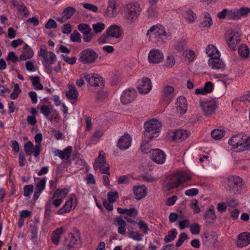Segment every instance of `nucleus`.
Listing matches in <instances>:
<instances>
[{
	"mask_svg": "<svg viewBox=\"0 0 250 250\" xmlns=\"http://www.w3.org/2000/svg\"><path fill=\"white\" fill-rule=\"evenodd\" d=\"M188 238V234L185 232H182L179 236V238L176 244L177 248L179 247L182 245L184 241Z\"/></svg>",
	"mask_w": 250,
	"mask_h": 250,
	"instance_id": "obj_52",
	"label": "nucleus"
},
{
	"mask_svg": "<svg viewBox=\"0 0 250 250\" xmlns=\"http://www.w3.org/2000/svg\"><path fill=\"white\" fill-rule=\"evenodd\" d=\"M136 96V91L134 88H129L125 90L121 97V103L124 104H128L133 101Z\"/></svg>",
	"mask_w": 250,
	"mask_h": 250,
	"instance_id": "obj_8",
	"label": "nucleus"
},
{
	"mask_svg": "<svg viewBox=\"0 0 250 250\" xmlns=\"http://www.w3.org/2000/svg\"><path fill=\"white\" fill-rule=\"evenodd\" d=\"M44 26L46 29L56 28L57 27V24L53 19H49Z\"/></svg>",
	"mask_w": 250,
	"mask_h": 250,
	"instance_id": "obj_63",
	"label": "nucleus"
},
{
	"mask_svg": "<svg viewBox=\"0 0 250 250\" xmlns=\"http://www.w3.org/2000/svg\"><path fill=\"white\" fill-rule=\"evenodd\" d=\"M238 149L239 152L245 151H250V137H248L245 140L242 141Z\"/></svg>",
	"mask_w": 250,
	"mask_h": 250,
	"instance_id": "obj_35",
	"label": "nucleus"
},
{
	"mask_svg": "<svg viewBox=\"0 0 250 250\" xmlns=\"http://www.w3.org/2000/svg\"><path fill=\"white\" fill-rule=\"evenodd\" d=\"M151 33L152 38H161L162 36L166 35L165 31L163 28L159 27L157 25H153L148 30L146 35H148Z\"/></svg>",
	"mask_w": 250,
	"mask_h": 250,
	"instance_id": "obj_22",
	"label": "nucleus"
},
{
	"mask_svg": "<svg viewBox=\"0 0 250 250\" xmlns=\"http://www.w3.org/2000/svg\"><path fill=\"white\" fill-rule=\"evenodd\" d=\"M190 134V132L187 130L177 129L172 131L171 135V140L180 141L186 140Z\"/></svg>",
	"mask_w": 250,
	"mask_h": 250,
	"instance_id": "obj_15",
	"label": "nucleus"
},
{
	"mask_svg": "<svg viewBox=\"0 0 250 250\" xmlns=\"http://www.w3.org/2000/svg\"><path fill=\"white\" fill-rule=\"evenodd\" d=\"M204 20L201 22V24L205 27L209 28L212 24V21L211 16L208 13L204 14Z\"/></svg>",
	"mask_w": 250,
	"mask_h": 250,
	"instance_id": "obj_40",
	"label": "nucleus"
},
{
	"mask_svg": "<svg viewBox=\"0 0 250 250\" xmlns=\"http://www.w3.org/2000/svg\"><path fill=\"white\" fill-rule=\"evenodd\" d=\"M164 93L165 97L168 99V103L171 101V95L174 92V89L171 86H166L164 88Z\"/></svg>",
	"mask_w": 250,
	"mask_h": 250,
	"instance_id": "obj_43",
	"label": "nucleus"
},
{
	"mask_svg": "<svg viewBox=\"0 0 250 250\" xmlns=\"http://www.w3.org/2000/svg\"><path fill=\"white\" fill-rule=\"evenodd\" d=\"M68 91L66 92V97L71 104L75 103L78 99V92L73 84H70Z\"/></svg>",
	"mask_w": 250,
	"mask_h": 250,
	"instance_id": "obj_19",
	"label": "nucleus"
},
{
	"mask_svg": "<svg viewBox=\"0 0 250 250\" xmlns=\"http://www.w3.org/2000/svg\"><path fill=\"white\" fill-rule=\"evenodd\" d=\"M177 234V232L175 229L168 231L167 235L164 238L165 242L167 243L173 241L175 239Z\"/></svg>",
	"mask_w": 250,
	"mask_h": 250,
	"instance_id": "obj_37",
	"label": "nucleus"
},
{
	"mask_svg": "<svg viewBox=\"0 0 250 250\" xmlns=\"http://www.w3.org/2000/svg\"><path fill=\"white\" fill-rule=\"evenodd\" d=\"M98 57V54L91 48L83 50L80 53L79 61L84 64H91L95 62Z\"/></svg>",
	"mask_w": 250,
	"mask_h": 250,
	"instance_id": "obj_4",
	"label": "nucleus"
},
{
	"mask_svg": "<svg viewBox=\"0 0 250 250\" xmlns=\"http://www.w3.org/2000/svg\"><path fill=\"white\" fill-rule=\"evenodd\" d=\"M177 111L180 114H184L188 108L187 101L184 96H180L176 102Z\"/></svg>",
	"mask_w": 250,
	"mask_h": 250,
	"instance_id": "obj_18",
	"label": "nucleus"
},
{
	"mask_svg": "<svg viewBox=\"0 0 250 250\" xmlns=\"http://www.w3.org/2000/svg\"><path fill=\"white\" fill-rule=\"evenodd\" d=\"M242 139L240 135H237L232 137L229 140V144L233 146V149L234 151L239 152L238 148L240 147L241 143H242Z\"/></svg>",
	"mask_w": 250,
	"mask_h": 250,
	"instance_id": "obj_27",
	"label": "nucleus"
},
{
	"mask_svg": "<svg viewBox=\"0 0 250 250\" xmlns=\"http://www.w3.org/2000/svg\"><path fill=\"white\" fill-rule=\"evenodd\" d=\"M128 236L135 240L139 241L142 240L141 234L137 231H131L128 233Z\"/></svg>",
	"mask_w": 250,
	"mask_h": 250,
	"instance_id": "obj_60",
	"label": "nucleus"
},
{
	"mask_svg": "<svg viewBox=\"0 0 250 250\" xmlns=\"http://www.w3.org/2000/svg\"><path fill=\"white\" fill-rule=\"evenodd\" d=\"M220 54H217V56L210 58L208 61V65L214 69H224L225 64L221 59H220Z\"/></svg>",
	"mask_w": 250,
	"mask_h": 250,
	"instance_id": "obj_14",
	"label": "nucleus"
},
{
	"mask_svg": "<svg viewBox=\"0 0 250 250\" xmlns=\"http://www.w3.org/2000/svg\"><path fill=\"white\" fill-rule=\"evenodd\" d=\"M70 39L72 42H81V38L80 34L77 31L74 30L70 35Z\"/></svg>",
	"mask_w": 250,
	"mask_h": 250,
	"instance_id": "obj_50",
	"label": "nucleus"
},
{
	"mask_svg": "<svg viewBox=\"0 0 250 250\" xmlns=\"http://www.w3.org/2000/svg\"><path fill=\"white\" fill-rule=\"evenodd\" d=\"M190 207L193 209L194 213L197 214L200 212V208L197 205V201L196 199L191 200Z\"/></svg>",
	"mask_w": 250,
	"mask_h": 250,
	"instance_id": "obj_56",
	"label": "nucleus"
},
{
	"mask_svg": "<svg viewBox=\"0 0 250 250\" xmlns=\"http://www.w3.org/2000/svg\"><path fill=\"white\" fill-rule=\"evenodd\" d=\"M117 210L119 213L126 214L129 216H135L138 214V211L135 208L127 209L118 208Z\"/></svg>",
	"mask_w": 250,
	"mask_h": 250,
	"instance_id": "obj_31",
	"label": "nucleus"
},
{
	"mask_svg": "<svg viewBox=\"0 0 250 250\" xmlns=\"http://www.w3.org/2000/svg\"><path fill=\"white\" fill-rule=\"evenodd\" d=\"M79 30L83 34L89 33L91 29L88 24L86 23H81L78 25Z\"/></svg>",
	"mask_w": 250,
	"mask_h": 250,
	"instance_id": "obj_45",
	"label": "nucleus"
},
{
	"mask_svg": "<svg viewBox=\"0 0 250 250\" xmlns=\"http://www.w3.org/2000/svg\"><path fill=\"white\" fill-rule=\"evenodd\" d=\"M24 150L27 155H33L34 156H38L41 152L39 145H35L34 146L33 144L30 141L24 144Z\"/></svg>",
	"mask_w": 250,
	"mask_h": 250,
	"instance_id": "obj_11",
	"label": "nucleus"
},
{
	"mask_svg": "<svg viewBox=\"0 0 250 250\" xmlns=\"http://www.w3.org/2000/svg\"><path fill=\"white\" fill-rule=\"evenodd\" d=\"M106 32L110 37H113L116 39L120 38L122 36L121 28L116 24L111 25L107 29Z\"/></svg>",
	"mask_w": 250,
	"mask_h": 250,
	"instance_id": "obj_21",
	"label": "nucleus"
},
{
	"mask_svg": "<svg viewBox=\"0 0 250 250\" xmlns=\"http://www.w3.org/2000/svg\"><path fill=\"white\" fill-rule=\"evenodd\" d=\"M132 139L128 133H125L119 139L117 146L122 150H125L131 146Z\"/></svg>",
	"mask_w": 250,
	"mask_h": 250,
	"instance_id": "obj_13",
	"label": "nucleus"
},
{
	"mask_svg": "<svg viewBox=\"0 0 250 250\" xmlns=\"http://www.w3.org/2000/svg\"><path fill=\"white\" fill-rule=\"evenodd\" d=\"M161 126L160 122L154 119L146 122L144 125L145 137L151 141L152 139L158 137Z\"/></svg>",
	"mask_w": 250,
	"mask_h": 250,
	"instance_id": "obj_3",
	"label": "nucleus"
},
{
	"mask_svg": "<svg viewBox=\"0 0 250 250\" xmlns=\"http://www.w3.org/2000/svg\"><path fill=\"white\" fill-rule=\"evenodd\" d=\"M44 61H47L50 64H54L57 61L56 55L52 51L48 52L47 57L46 59H44Z\"/></svg>",
	"mask_w": 250,
	"mask_h": 250,
	"instance_id": "obj_49",
	"label": "nucleus"
},
{
	"mask_svg": "<svg viewBox=\"0 0 250 250\" xmlns=\"http://www.w3.org/2000/svg\"><path fill=\"white\" fill-rule=\"evenodd\" d=\"M68 193V190L66 188L62 189H57L54 193L53 198L62 197L64 198Z\"/></svg>",
	"mask_w": 250,
	"mask_h": 250,
	"instance_id": "obj_44",
	"label": "nucleus"
},
{
	"mask_svg": "<svg viewBox=\"0 0 250 250\" xmlns=\"http://www.w3.org/2000/svg\"><path fill=\"white\" fill-rule=\"evenodd\" d=\"M238 52L241 57L246 58L250 54L248 46L245 44H241L238 48Z\"/></svg>",
	"mask_w": 250,
	"mask_h": 250,
	"instance_id": "obj_36",
	"label": "nucleus"
},
{
	"mask_svg": "<svg viewBox=\"0 0 250 250\" xmlns=\"http://www.w3.org/2000/svg\"><path fill=\"white\" fill-rule=\"evenodd\" d=\"M34 186L33 185H28L24 187V196H29L33 191Z\"/></svg>",
	"mask_w": 250,
	"mask_h": 250,
	"instance_id": "obj_57",
	"label": "nucleus"
},
{
	"mask_svg": "<svg viewBox=\"0 0 250 250\" xmlns=\"http://www.w3.org/2000/svg\"><path fill=\"white\" fill-rule=\"evenodd\" d=\"M33 55L34 52L32 49L27 44H25L22 53L20 56V59L21 61H25L31 58Z\"/></svg>",
	"mask_w": 250,
	"mask_h": 250,
	"instance_id": "obj_24",
	"label": "nucleus"
},
{
	"mask_svg": "<svg viewBox=\"0 0 250 250\" xmlns=\"http://www.w3.org/2000/svg\"><path fill=\"white\" fill-rule=\"evenodd\" d=\"M206 53L209 57H214L215 56H217V54H220L219 51L217 49L215 46L212 44H209L208 46L206 49Z\"/></svg>",
	"mask_w": 250,
	"mask_h": 250,
	"instance_id": "obj_39",
	"label": "nucleus"
},
{
	"mask_svg": "<svg viewBox=\"0 0 250 250\" xmlns=\"http://www.w3.org/2000/svg\"><path fill=\"white\" fill-rule=\"evenodd\" d=\"M72 151L71 146H68L63 150L56 149L54 151V154L55 156H70Z\"/></svg>",
	"mask_w": 250,
	"mask_h": 250,
	"instance_id": "obj_32",
	"label": "nucleus"
},
{
	"mask_svg": "<svg viewBox=\"0 0 250 250\" xmlns=\"http://www.w3.org/2000/svg\"><path fill=\"white\" fill-rule=\"evenodd\" d=\"M73 198H71L69 200H68L65 204L60 209L58 210V213L59 214H63L65 213H67L69 212L72 208V204Z\"/></svg>",
	"mask_w": 250,
	"mask_h": 250,
	"instance_id": "obj_30",
	"label": "nucleus"
},
{
	"mask_svg": "<svg viewBox=\"0 0 250 250\" xmlns=\"http://www.w3.org/2000/svg\"><path fill=\"white\" fill-rule=\"evenodd\" d=\"M240 18L242 17L247 16L250 13V8L249 7H242L238 9Z\"/></svg>",
	"mask_w": 250,
	"mask_h": 250,
	"instance_id": "obj_54",
	"label": "nucleus"
},
{
	"mask_svg": "<svg viewBox=\"0 0 250 250\" xmlns=\"http://www.w3.org/2000/svg\"><path fill=\"white\" fill-rule=\"evenodd\" d=\"M186 44V40H182V41H179L177 42L176 45L175 46V49L179 52H182L184 50V46Z\"/></svg>",
	"mask_w": 250,
	"mask_h": 250,
	"instance_id": "obj_61",
	"label": "nucleus"
},
{
	"mask_svg": "<svg viewBox=\"0 0 250 250\" xmlns=\"http://www.w3.org/2000/svg\"><path fill=\"white\" fill-rule=\"evenodd\" d=\"M105 157H97L95 160L94 167L95 169L100 168L105 165Z\"/></svg>",
	"mask_w": 250,
	"mask_h": 250,
	"instance_id": "obj_42",
	"label": "nucleus"
},
{
	"mask_svg": "<svg viewBox=\"0 0 250 250\" xmlns=\"http://www.w3.org/2000/svg\"><path fill=\"white\" fill-rule=\"evenodd\" d=\"M108 201L110 203L115 202L119 197V194L117 191L109 192L107 195Z\"/></svg>",
	"mask_w": 250,
	"mask_h": 250,
	"instance_id": "obj_47",
	"label": "nucleus"
},
{
	"mask_svg": "<svg viewBox=\"0 0 250 250\" xmlns=\"http://www.w3.org/2000/svg\"><path fill=\"white\" fill-rule=\"evenodd\" d=\"M40 52L39 56L42 57L44 59H46L47 57L48 52H47V47L44 44H42L40 46Z\"/></svg>",
	"mask_w": 250,
	"mask_h": 250,
	"instance_id": "obj_59",
	"label": "nucleus"
},
{
	"mask_svg": "<svg viewBox=\"0 0 250 250\" xmlns=\"http://www.w3.org/2000/svg\"><path fill=\"white\" fill-rule=\"evenodd\" d=\"M238 241L236 245L242 248L250 244V233L245 232L239 234L237 237Z\"/></svg>",
	"mask_w": 250,
	"mask_h": 250,
	"instance_id": "obj_16",
	"label": "nucleus"
},
{
	"mask_svg": "<svg viewBox=\"0 0 250 250\" xmlns=\"http://www.w3.org/2000/svg\"><path fill=\"white\" fill-rule=\"evenodd\" d=\"M64 231L63 228H60L54 230L51 235V240L52 243L58 245L59 243L60 237Z\"/></svg>",
	"mask_w": 250,
	"mask_h": 250,
	"instance_id": "obj_29",
	"label": "nucleus"
},
{
	"mask_svg": "<svg viewBox=\"0 0 250 250\" xmlns=\"http://www.w3.org/2000/svg\"><path fill=\"white\" fill-rule=\"evenodd\" d=\"M149 141L147 139L143 141L140 146L141 150L144 154L151 153L152 156H166V154L161 149L156 148L150 150Z\"/></svg>",
	"mask_w": 250,
	"mask_h": 250,
	"instance_id": "obj_6",
	"label": "nucleus"
},
{
	"mask_svg": "<svg viewBox=\"0 0 250 250\" xmlns=\"http://www.w3.org/2000/svg\"><path fill=\"white\" fill-rule=\"evenodd\" d=\"M214 87V84L211 82H207L205 83L203 88H197L195 90V93L196 94L205 95L208 93H210L213 90Z\"/></svg>",
	"mask_w": 250,
	"mask_h": 250,
	"instance_id": "obj_25",
	"label": "nucleus"
},
{
	"mask_svg": "<svg viewBox=\"0 0 250 250\" xmlns=\"http://www.w3.org/2000/svg\"><path fill=\"white\" fill-rule=\"evenodd\" d=\"M196 18V14L190 9L187 11L186 18L189 21L193 22Z\"/></svg>",
	"mask_w": 250,
	"mask_h": 250,
	"instance_id": "obj_58",
	"label": "nucleus"
},
{
	"mask_svg": "<svg viewBox=\"0 0 250 250\" xmlns=\"http://www.w3.org/2000/svg\"><path fill=\"white\" fill-rule=\"evenodd\" d=\"M113 224L118 226V232L121 234L125 235L126 232V222L121 217H116L113 221Z\"/></svg>",
	"mask_w": 250,
	"mask_h": 250,
	"instance_id": "obj_23",
	"label": "nucleus"
},
{
	"mask_svg": "<svg viewBox=\"0 0 250 250\" xmlns=\"http://www.w3.org/2000/svg\"><path fill=\"white\" fill-rule=\"evenodd\" d=\"M118 6V4L115 0H109L104 15L109 18L115 17L119 12Z\"/></svg>",
	"mask_w": 250,
	"mask_h": 250,
	"instance_id": "obj_9",
	"label": "nucleus"
},
{
	"mask_svg": "<svg viewBox=\"0 0 250 250\" xmlns=\"http://www.w3.org/2000/svg\"><path fill=\"white\" fill-rule=\"evenodd\" d=\"M138 4H128L126 5L127 13L126 16L128 20H133L137 18L138 16Z\"/></svg>",
	"mask_w": 250,
	"mask_h": 250,
	"instance_id": "obj_17",
	"label": "nucleus"
},
{
	"mask_svg": "<svg viewBox=\"0 0 250 250\" xmlns=\"http://www.w3.org/2000/svg\"><path fill=\"white\" fill-rule=\"evenodd\" d=\"M83 77L91 86H100L101 88L104 86V82L102 78L95 74H83Z\"/></svg>",
	"mask_w": 250,
	"mask_h": 250,
	"instance_id": "obj_7",
	"label": "nucleus"
},
{
	"mask_svg": "<svg viewBox=\"0 0 250 250\" xmlns=\"http://www.w3.org/2000/svg\"><path fill=\"white\" fill-rule=\"evenodd\" d=\"M205 219L208 223H210L216 219L214 209H209L207 210L205 214Z\"/></svg>",
	"mask_w": 250,
	"mask_h": 250,
	"instance_id": "obj_33",
	"label": "nucleus"
},
{
	"mask_svg": "<svg viewBox=\"0 0 250 250\" xmlns=\"http://www.w3.org/2000/svg\"><path fill=\"white\" fill-rule=\"evenodd\" d=\"M13 4L14 7H16L18 11L21 14L23 13V16L27 17L30 14V12L24 5L23 2H20L18 1H14Z\"/></svg>",
	"mask_w": 250,
	"mask_h": 250,
	"instance_id": "obj_28",
	"label": "nucleus"
},
{
	"mask_svg": "<svg viewBox=\"0 0 250 250\" xmlns=\"http://www.w3.org/2000/svg\"><path fill=\"white\" fill-rule=\"evenodd\" d=\"M76 12V9L73 7L68 6L64 9L62 12V15L66 19H70Z\"/></svg>",
	"mask_w": 250,
	"mask_h": 250,
	"instance_id": "obj_41",
	"label": "nucleus"
},
{
	"mask_svg": "<svg viewBox=\"0 0 250 250\" xmlns=\"http://www.w3.org/2000/svg\"><path fill=\"white\" fill-rule=\"evenodd\" d=\"M139 229L143 231L144 234H146L148 233V228L147 224L144 221L141 220L137 223Z\"/></svg>",
	"mask_w": 250,
	"mask_h": 250,
	"instance_id": "obj_55",
	"label": "nucleus"
},
{
	"mask_svg": "<svg viewBox=\"0 0 250 250\" xmlns=\"http://www.w3.org/2000/svg\"><path fill=\"white\" fill-rule=\"evenodd\" d=\"M40 109L41 112L45 116H48L51 113V108H49L48 106L46 105H43L41 106Z\"/></svg>",
	"mask_w": 250,
	"mask_h": 250,
	"instance_id": "obj_64",
	"label": "nucleus"
},
{
	"mask_svg": "<svg viewBox=\"0 0 250 250\" xmlns=\"http://www.w3.org/2000/svg\"><path fill=\"white\" fill-rule=\"evenodd\" d=\"M138 90L141 94H146L152 88L151 80L147 77H143L141 81H139Z\"/></svg>",
	"mask_w": 250,
	"mask_h": 250,
	"instance_id": "obj_10",
	"label": "nucleus"
},
{
	"mask_svg": "<svg viewBox=\"0 0 250 250\" xmlns=\"http://www.w3.org/2000/svg\"><path fill=\"white\" fill-rule=\"evenodd\" d=\"M164 58L163 54L158 49H151L148 55V59L150 63H157L162 61Z\"/></svg>",
	"mask_w": 250,
	"mask_h": 250,
	"instance_id": "obj_12",
	"label": "nucleus"
},
{
	"mask_svg": "<svg viewBox=\"0 0 250 250\" xmlns=\"http://www.w3.org/2000/svg\"><path fill=\"white\" fill-rule=\"evenodd\" d=\"M226 41L230 50L232 51L236 50V46L238 44H237V42L233 41V37H230L229 39H226Z\"/></svg>",
	"mask_w": 250,
	"mask_h": 250,
	"instance_id": "obj_51",
	"label": "nucleus"
},
{
	"mask_svg": "<svg viewBox=\"0 0 250 250\" xmlns=\"http://www.w3.org/2000/svg\"><path fill=\"white\" fill-rule=\"evenodd\" d=\"M133 191L135 196L134 198L137 200L144 198L147 193L146 188L144 185L134 186Z\"/></svg>",
	"mask_w": 250,
	"mask_h": 250,
	"instance_id": "obj_20",
	"label": "nucleus"
},
{
	"mask_svg": "<svg viewBox=\"0 0 250 250\" xmlns=\"http://www.w3.org/2000/svg\"><path fill=\"white\" fill-rule=\"evenodd\" d=\"M226 131L224 129H215L211 132V137L216 139L219 140L224 136Z\"/></svg>",
	"mask_w": 250,
	"mask_h": 250,
	"instance_id": "obj_38",
	"label": "nucleus"
},
{
	"mask_svg": "<svg viewBox=\"0 0 250 250\" xmlns=\"http://www.w3.org/2000/svg\"><path fill=\"white\" fill-rule=\"evenodd\" d=\"M224 188L230 193L240 194L245 188V184L240 177L229 175L225 181Z\"/></svg>",
	"mask_w": 250,
	"mask_h": 250,
	"instance_id": "obj_2",
	"label": "nucleus"
},
{
	"mask_svg": "<svg viewBox=\"0 0 250 250\" xmlns=\"http://www.w3.org/2000/svg\"><path fill=\"white\" fill-rule=\"evenodd\" d=\"M46 178H42L36 185V190L42 192L45 188Z\"/></svg>",
	"mask_w": 250,
	"mask_h": 250,
	"instance_id": "obj_48",
	"label": "nucleus"
},
{
	"mask_svg": "<svg viewBox=\"0 0 250 250\" xmlns=\"http://www.w3.org/2000/svg\"><path fill=\"white\" fill-rule=\"evenodd\" d=\"M7 61H11L13 63H16L18 61V57L15 55V53L13 51H10L9 52L7 57H6Z\"/></svg>",
	"mask_w": 250,
	"mask_h": 250,
	"instance_id": "obj_62",
	"label": "nucleus"
},
{
	"mask_svg": "<svg viewBox=\"0 0 250 250\" xmlns=\"http://www.w3.org/2000/svg\"><path fill=\"white\" fill-rule=\"evenodd\" d=\"M200 106L204 114L207 117L214 114L217 107L216 102L214 100L201 101Z\"/></svg>",
	"mask_w": 250,
	"mask_h": 250,
	"instance_id": "obj_5",
	"label": "nucleus"
},
{
	"mask_svg": "<svg viewBox=\"0 0 250 250\" xmlns=\"http://www.w3.org/2000/svg\"><path fill=\"white\" fill-rule=\"evenodd\" d=\"M93 29L96 33L101 32L104 28L105 25L104 23L101 22H97L92 25Z\"/></svg>",
	"mask_w": 250,
	"mask_h": 250,
	"instance_id": "obj_53",
	"label": "nucleus"
},
{
	"mask_svg": "<svg viewBox=\"0 0 250 250\" xmlns=\"http://www.w3.org/2000/svg\"><path fill=\"white\" fill-rule=\"evenodd\" d=\"M191 179L190 175L187 172L178 171L167 176L165 178L163 188L165 190L169 191L174 188H178L183 183Z\"/></svg>",
	"mask_w": 250,
	"mask_h": 250,
	"instance_id": "obj_1",
	"label": "nucleus"
},
{
	"mask_svg": "<svg viewBox=\"0 0 250 250\" xmlns=\"http://www.w3.org/2000/svg\"><path fill=\"white\" fill-rule=\"evenodd\" d=\"M78 239L75 237L74 235L70 233L65 237L63 244L67 249H70L73 248L74 245L76 243Z\"/></svg>",
	"mask_w": 250,
	"mask_h": 250,
	"instance_id": "obj_26",
	"label": "nucleus"
},
{
	"mask_svg": "<svg viewBox=\"0 0 250 250\" xmlns=\"http://www.w3.org/2000/svg\"><path fill=\"white\" fill-rule=\"evenodd\" d=\"M29 79L31 81L32 85L35 89L42 90L43 89V86L40 82V77L39 76H30Z\"/></svg>",
	"mask_w": 250,
	"mask_h": 250,
	"instance_id": "obj_34",
	"label": "nucleus"
},
{
	"mask_svg": "<svg viewBox=\"0 0 250 250\" xmlns=\"http://www.w3.org/2000/svg\"><path fill=\"white\" fill-rule=\"evenodd\" d=\"M228 18L229 20H238L240 19L238 9H232L229 11Z\"/></svg>",
	"mask_w": 250,
	"mask_h": 250,
	"instance_id": "obj_46",
	"label": "nucleus"
}]
</instances>
